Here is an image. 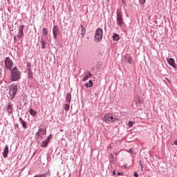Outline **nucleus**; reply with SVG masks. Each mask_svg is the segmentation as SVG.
I'll return each instance as SVG.
<instances>
[{"label": "nucleus", "mask_w": 177, "mask_h": 177, "mask_svg": "<svg viewBox=\"0 0 177 177\" xmlns=\"http://www.w3.org/2000/svg\"><path fill=\"white\" fill-rule=\"evenodd\" d=\"M10 80L13 82L21 78V72L19 70L17 66H15L10 70Z\"/></svg>", "instance_id": "nucleus-1"}, {"label": "nucleus", "mask_w": 177, "mask_h": 177, "mask_svg": "<svg viewBox=\"0 0 177 177\" xmlns=\"http://www.w3.org/2000/svg\"><path fill=\"white\" fill-rule=\"evenodd\" d=\"M103 38V30L102 28H98L95 31V39L97 42H100Z\"/></svg>", "instance_id": "nucleus-2"}, {"label": "nucleus", "mask_w": 177, "mask_h": 177, "mask_svg": "<svg viewBox=\"0 0 177 177\" xmlns=\"http://www.w3.org/2000/svg\"><path fill=\"white\" fill-rule=\"evenodd\" d=\"M45 135H46V130L43 128L39 129L37 133H36L37 140L40 142V140H42L44 139V136H45Z\"/></svg>", "instance_id": "nucleus-3"}, {"label": "nucleus", "mask_w": 177, "mask_h": 177, "mask_svg": "<svg viewBox=\"0 0 177 177\" xmlns=\"http://www.w3.org/2000/svg\"><path fill=\"white\" fill-rule=\"evenodd\" d=\"M116 23L120 27H122L124 24V19L122 18V12L120 10L117 11V20Z\"/></svg>", "instance_id": "nucleus-4"}, {"label": "nucleus", "mask_w": 177, "mask_h": 177, "mask_svg": "<svg viewBox=\"0 0 177 177\" xmlns=\"http://www.w3.org/2000/svg\"><path fill=\"white\" fill-rule=\"evenodd\" d=\"M13 61L10 59L9 57H7L5 59V67L7 70H12L13 68Z\"/></svg>", "instance_id": "nucleus-5"}, {"label": "nucleus", "mask_w": 177, "mask_h": 177, "mask_svg": "<svg viewBox=\"0 0 177 177\" xmlns=\"http://www.w3.org/2000/svg\"><path fill=\"white\" fill-rule=\"evenodd\" d=\"M104 120L105 122H113L115 121V116L113 113H108L105 115Z\"/></svg>", "instance_id": "nucleus-6"}, {"label": "nucleus", "mask_w": 177, "mask_h": 177, "mask_svg": "<svg viewBox=\"0 0 177 177\" xmlns=\"http://www.w3.org/2000/svg\"><path fill=\"white\" fill-rule=\"evenodd\" d=\"M16 93H17V85L11 87V89L10 91V99H15V97L16 96Z\"/></svg>", "instance_id": "nucleus-7"}, {"label": "nucleus", "mask_w": 177, "mask_h": 177, "mask_svg": "<svg viewBox=\"0 0 177 177\" xmlns=\"http://www.w3.org/2000/svg\"><path fill=\"white\" fill-rule=\"evenodd\" d=\"M53 34L54 36L55 39L57 38V34H60V30L59 29V26L57 25L54 26V28L53 29Z\"/></svg>", "instance_id": "nucleus-8"}, {"label": "nucleus", "mask_w": 177, "mask_h": 177, "mask_svg": "<svg viewBox=\"0 0 177 177\" xmlns=\"http://www.w3.org/2000/svg\"><path fill=\"white\" fill-rule=\"evenodd\" d=\"M23 30H24V26H20L18 35H17L18 38H23V36L24 35V32H23Z\"/></svg>", "instance_id": "nucleus-9"}, {"label": "nucleus", "mask_w": 177, "mask_h": 177, "mask_svg": "<svg viewBox=\"0 0 177 177\" xmlns=\"http://www.w3.org/2000/svg\"><path fill=\"white\" fill-rule=\"evenodd\" d=\"M8 154H9V147H8V145H6L3 152V156L4 157V158H8Z\"/></svg>", "instance_id": "nucleus-10"}, {"label": "nucleus", "mask_w": 177, "mask_h": 177, "mask_svg": "<svg viewBox=\"0 0 177 177\" xmlns=\"http://www.w3.org/2000/svg\"><path fill=\"white\" fill-rule=\"evenodd\" d=\"M169 64H170V66H171V67H174L175 68V67H176V64H175V59H174V58H169L167 59Z\"/></svg>", "instance_id": "nucleus-11"}, {"label": "nucleus", "mask_w": 177, "mask_h": 177, "mask_svg": "<svg viewBox=\"0 0 177 177\" xmlns=\"http://www.w3.org/2000/svg\"><path fill=\"white\" fill-rule=\"evenodd\" d=\"M50 139V137H47V140L43 141L41 145V147H47L49 145L48 140Z\"/></svg>", "instance_id": "nucleus-12"}, {"label": "nucleus", "mask_w": 177, "mask_h": 177, "mask_svg": "<svg viewBox=\"0 0 177 177\" xmlns=\"http://www.w3.org/2000/svg\"><path fill=\"white\" fill-rule=\"evenodd\" d=\"M90 77H93V75L91 73V72H88V73L83 77L82 81H86Z\"/></svg>", "instance_id": "nucleus-13"}, {"label": "nucleus", "mask_w": 177, "mask_h": 177, "mask_svg": "<svg viewBox=\"0 0 177 177\" xmlns=\"http://www.w3.org/2000/svg\"><path fill=\"white\" fill-rule=\"evenodd\" d=\"M12 102H9L8 106H6L7 112L8 114H10L12 113Z\"/></svg>", "instance_id": "nucleus-14"}, {"label": "nucleus", "mask_w": 177, "mask_h": 177, "mask_svg": "<svg viewBox=\"0 0 177 177\" xmlns=\"http://www.w3.org/2000/svg\"><path fill=\"white\" fill-rule=\"evenodd\" d=\"M19 121L22 124L23 128L26 129L27 128V123L21 118H19Z\"/></svg>", "instance_id": "nucleus-15"}, {"label": "nucleus", "mask_w": 177, "mask_h": 177, "mask_svg": "<svg viewBox=\"0 0 177 177\" xmlns=\"http://www.w3.org/2000/svg\"><path fill=\"white\" fill-rule=\"evenodd\" d=\"M124 59L125 62H127L128 63H130V64H132V57H131V55H126Z\"/></svg>", "instance_id": "nucleus-16"}, {"label": "nucleus", "mask_w": 177, "mask_h": 177, "mask_svg": "<svg viewBox=\"0 0 177 177\" xmlns=\"http://www.w3.org/2000/svg\"><path fill=\"white\" fill-rule=\"evenodd\" d=\"M66 101L67 102V103H68V104H70V103L71 102V93H68L66 94Z\"/></svg>", "instance_id": "nucleus-17"}, {"label": "nucleus", "mask_w": 177, "mask_h": 177, "mask_svg": "<svg viewBox=\"0 0 177 177\" xmlns=\"http://www.w3.org/2000/svg\"><path fill=\"white\" fill-rule=\"evenodd\" d=\"M85 86L86 88H92V86H93V82H92V80H89L88 83H86Z\"/></svg>", "instance_id": "nucleus-18"}, {"label": "nucleus", "mask_w": 177, "mask_h": 177, "mask_svg": "<svg viewBox=\"0 0 177 177\" xmlns=\"http://www.w3.org/2000/svg\"><path fill=\"white\" fill-rule=\"evenodd\" d=\"M113 41H120V35L115 33L112 37Z\"/></svg>", "instance_id": "nucleus-19"}, {"label": "nucleus", "mask_w": 177, "mask_h": 177, "mask_svg": "<svg viewBox=\"0 0 177 177\" xmlns=\"http://www.w3.org/2000/svg\"><path fill=\"white\" fill-rule=\"evenodd\" d=\"M30 114L32 115V117H35L37 115V111H34L32 109H30Z\"/></svg>", "instance_id": "nucleus-20"}, {"label": "nucleus", "mask_w": 177, "mask_h": 177, "mask_svg": "<svg viewBox=\"0 0 177 177\" xmlns=\"http://www.w3.org/2000/svg\"><path fill=\"white\" fill-rule=\"evenodd\" d=\"M40 42L41 44V49H45V48H46V43H45V41L41 40Z\"/></svg>", "instance_id": "nucleus-21"}, {"label": "nucleus", "mask_w": 177, "mask_h": 177, "mask_svg": "<svg viewBox=\"0 0 177 177\" xmlns=\"http://www.w3.org/2000/svg\"><path fill=\"white\" fill-rule=\"evenodd\" d=\"M42 34L43 35H48V28H44L42 29Z\"/></svg>", "instance_id": "nucleus-22"}, {"label": "nucleus", "mask_w": 177, "mask_h": 177, "mask_svg": "<svg viewBox=\"0 0 177 177\" xmlns=\"http://www.w3.org/2000/svg\"><path fill=\"white\" fill-rule=\"evenodd\" d=\"M80 27H81V30H82V35H85V34L86 32V30H85V28H84V26H82V25H81Z\"/></svg>", "instance_id": "nucleus-23"}, {"label": "nucleus", "mask_w": 177, "mask_h": 177, "mask_svg": "<svg viewBox=\"0 0 177 177\" xmlns=\"http://www.w3.org/2000/svg\"><path fill=\"white\" fill-rule=\"evenodd\" d=\"M48 175H50V174L49 172H46L43 174L39 175V177H48Z\"/></svg>", "instance_id": "nucleus-24"}, {"label": "nucleus", "mask_w": 177, "mask_h": 177, "mask_svg": "<svg viewBox=\"0 0 177 177\" xmlns=\"http://www.w3.org/2000/svg\"><path fill=\"white\" fill-rule=\"evenodd\" d=\"M64 110L65 111H68V110H70V104H66L64 106Z\"/></svg>", "instance_id": "nucleus-25"}, {"label": "nucleus", "mask_w": 177, "mask_h": 177, "mask_svg": "<svg viewBox=\"0 0 177 177\" xmlns=\"http://www.w3.org/2000/svg\"><path fill=\"white\" fill-rule=\"evenodd\" d=\"M110 159L111 161H114V155H113V153L110 154Z\"/></svg>", "instance_id": "nucleus-26"}, {"label": "nucleus", "mask_w": 177, "mask_h": 177, "mask_svg": "<svg viewBox=\"0 0 177 177\" xmlns=\"http://www.w3.org/2000/svg\"><path fill=\"white\" fill-rule=\"evenodd\" d=\"M141 5H145L146 3V0H139Z\"/></svg>", "instance_id": "nucleus-27"}, {"label": "nucleus", "mask_w": 177, "mask_h": 177, "mask_svg": "<svg viewBox=\"0 0 177 177\" xmlns=\"http://www.w3.org/2000/svg\"><path fill=\"white\" fill-rule=\"evenodd\" d=\"M118 175L119 176H121V175H124V173L118 172Z\"/></svg>", "instance_id": "nucleus-28"}, {"label": "nucleus", "mask_w": 177, "mask_h": 177, "mask_svg": "<svg viewBox=\"0 0 177 177\" xmlns=\"http://www.w3.org/2000/svg\"><path fill=\"white\" fill-rule=\"evenodd\" d=\"M134 176L138 177V176H139V174H138V173L135 172V173H134Z\"/></svg>", "instance_id": "nucleus-29"}, {"label": "nucleus", "mask_w": 177, "mask_h": 177, "mask_svg": "<svg viewBox=\"0 0 177 177\" xmlns=\"http://www.w3.org/2000/svg\"><path fill=\"white\" fill-rule=\"evenodd\" d=\"M129 127L132 126V122H129Z\"/></svg>", "instance_id": "nucleus-30"}, {"label": "nucleus", "mask_w": 177, "mask_h": 177, "mask_svg": "<svg viewBox=\"0 0 177 177\" xmlns=\"http://www.w3.org/2000/svg\"><path fill=\"white\" fill-rule=\"evenodd\" d=\"M113 175H115V174H116L115 171H113Z\"/></svg>", "instance_id": "nucleus-31"}, {"label": "nucleus", "mask_w": 177, "mask_h": 177, "mask_svg": "<svg viewBox=\"0 0 177 177\" xmlns=\"http://www.w3.org/2000/svg\"><path fill=\"white\" fill-rule=\"evenodd\" d=\"M15 127H19V124H16Z\"/></svg>", "instance_id": "nucleus-32"}, {"label": "nucleus", "mask_w": 177, "mask_h": 177, "mask_svg": "<svg viewBox=\"0 0 177 177\" xmlns=\"http://www.w3.org/2000/svg\"><path fill=\"white\" fill-rule=\"evenodd\" d=\"M140 167H142V162H140Z\"/></svg>", "instance_id": "nucleus-33"}, {"label": "nucleus", "mask_w": 177, "mask_h": 177, "mask_svg": "<svg viewBox=\"0 0 177 177\" xmlns=\"http://www.w3.org/2000/svg\"><path fill=\"white\" fill-rule=\"evenodd\" d=\"M33 177H39V175H36V176H35Z\"/></svg>", "instance_id": "nucleus-34"}, {"label": "nucleus", "mask_w": 177, "mask_h": 177, "mask_svg": "<svg viewBox=\"0 0 177 177\" xmlns=\"http://www.w3.org/2000/svg\"><path fill=\"white\" fill-rule=\"evenodd\" d=\"M141 168H142V169H143V165H141Z\"/></svg>", "instance_id": "nucleus-35"}, {"label": "nucleus", "mask_w": 177, "mask_h": 177, "mask_svg": "<svg viewBox=\"0 0 177 177\" xmlns=\"http://www.w3.org/2000/svg\"><path fill=\"white\" fill-rule=\"evenodd\" d=\"M131 151H132V149H131Z\"/></svg>", "instance_id": "nucleus-36"}]
</instances>
